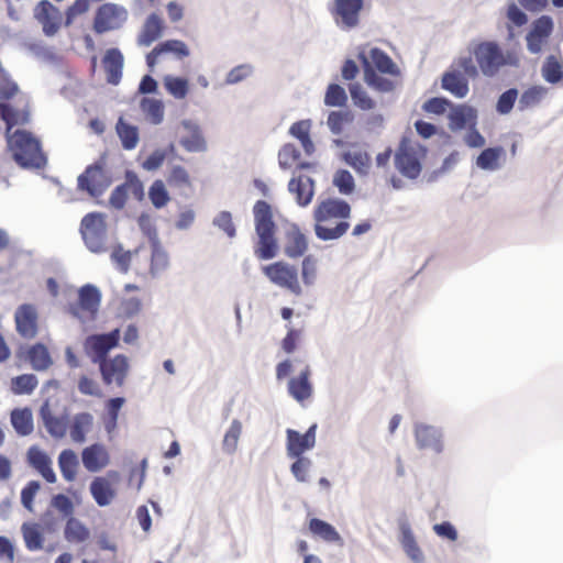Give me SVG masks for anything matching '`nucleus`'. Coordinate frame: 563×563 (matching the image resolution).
I'll list each match as a JSON object with an SVG mask.
<instances>
[{
	"label": "nucleus",
	"instance_id": "nucleus-58",
	"mask_svg": "<svg viewBox=\"0 0 563 563\" xmlns=\"http://www.w3.org/2000/svg\"><path fill=\"white\" fill-rule=\"evenodd\" d=\"M333 184L343 195L352 194L355 187L353 176L351 175L350 172L344 169L336 172L333 178Z\"/></svg>",
	"mask_w": 563,
	"mask_h": 563
},
{
	"label": "nucleus",
	"instance_id": "nucleus-50",
	"mask_svg": "<svg viewBox=\"0 0 563 563\" xmlns=\"http://www.w3.org/2000/svg\"><path fill=\"white\" fill-rule=\"evenodd\" d=\"M148 198L157 209L165 207L169 202L170 197L163 180L156 179L153 181L148 189Z\"/></svg>",
	"mask_w": 563,
	"mask_h": 563
},
{
	"label": "nucleus",
	"instance_id": "nucleus-54",
	"mask_svg": "<svg viewBox=\"0 0 563 563\" xmlns=\"http://www.w3.org/2000/svg\"><path fill=\"white\" fill-rule=\"evenodd\" d=\"M351 98L354 104L362 110H372L375 108V101L368 96V93L362 88L360 84H352L349 87Z\"/></svg>",
	"mask_w": 563,
	"mask_h": 563
},
{
	"label": "nucleus",
	"instance_id": "nucleus-36",
	"mask_svg": "<svg viewBox=\"0 0 563 563\" xmlns=\"http://www.w3.org/2000/svg\"><path fill=\"white\" fill-rule=\"evenodd\" d=\"M311 125V120L307 119L297 121L289 128V134L300 142L307 155L314 152V144L310 137Z\"/></svg>",
	"mask_w": 563,
	"mask_h": 563
},
{
	"label": "nucleus",
	"instance_id": "nucleus-35",
	"mask_svg": "<svg viewBox=\"0 0 563 563\" xmlns=\"http://www.w3.org/2000/svg\"><path fill=\"white\" fill-rule=\"evenodd\" d=\"M400 543L406 554L415 562H423V553L418 545L413 532L408 523L400 526Z\"/></svg>",
	"mask_w": 563,
	"mask_h": 563
},
{
	"label": "nucleus",
	"instance_id": "nucleus-17",
	"mask_svg": "<svg viewBox=\"0 0 563 563\" xmlns=\"http://www.w3.org/2000/svg\"><path fill=\"white\" fill-rule=\"evenodd\" d=\"M126 19V11L113 3L102 4L95 16L93 29L97 33H104L120 27Z\"/></svg>",
	"mask_w": 563,
	"mask_h": 563
},
{
	"label": "nucleus",
	"instance_id": "nucleus-8",
	"mask_svg": "<svg viewBox=\"0 0 563 563\" xmlns=\"http://www.w3.org/2000/svg\"><path fill=\"white\" fill-rule=\"evenodd\" d=\"M80 233L90 252L97 254L106 252L107 223L104 214L100 212L87 213L81 219Z\"/></svg>",
	"mask_w": 563,
	"mask_h": 563
},
{
	"label": "nucleus",
	"instance_id": "nucleus-19",
	"mask_svg": "<svg viewBox=\"0 0 563 563\" xmlns=\"http://www.w3.org/2000/svg\"><path fill=\"white\" fill-rule=\"evenodd\" d=\"M98 364L102 380L106 385H123L129 371V362L124 355L118 354L114 357L106 358Z\"/></svg>",
	"mask_w": 563,
	"mask_h": 563
},
{
	"label": "nucleus",
	"instance_id": "nucleus-55",
	"mask_svg": "<svg viewBox=\"0 0 563 563\" xmlns=\"http://www.w3.org/2000/svg\"><path fill=\"white\" fill-rule=\"evenodd\" d=\"M347 102V96L343 87L330 84L324 95V104L328 107H343Z\"/></svg>",
	"mask_w": 563,
	"mask_h": 563
},
{
	"label": "nucleus",
	"instance_id": "nucleus-14",
	"mask_svg": "<svg viewBox=\"0 0 563 563\" xmlns=\"http://www.w3.org/2000/svg\"><path fill=\"white\" fill-rule=\"evenodd\" d=\"M553 20L549 15H541L536 19L530 31L526 35L527 48L532 54H539L549 43L553 33Z\"/></svg>",
	"mask_w": 563,
	"mask_h": 563
},
{
	"label": "nucleus",
	"instance_id": "nucleus-48",
	"mask_svg": "<svg viewBox=\"0 0 563 563\" xmlns=\"http://www.w3.org/2000/svg\"><path fill=\"white\" fill-rule=\"evenodd\" d=\"M541 71L545 81L556 84L563 78V63L554 56H549Z\"/></svg>",
	"mask_w": 563,
	"mask_h": 563
},
{
	"label": "nucleus",
	"instance_id": "nucleus-10",
	"mask_svg": "<svg viewBox=\"0 0 563 563\" xmlns=\"http://www.w3.org/2000/svg\"><path fill=\"white\" fill-rule=\"evenodd\" d=\"M262 271L274 285L288 289L297 296L301 295L302 290L298 280V272L296 267L285 262H275L263 266Z\"/></svg>",
	"mask_w": 563,
	"mask_h": 563
},
{
	"label": "nucleus",
	"instance_id": "nucleus-13",
	"mask_svg": "<svg viewBox=\"0 0 563 563\" xmlns=\"http://www.w3.org/2000/svg\"><path fill=\"white\" fill-rule=\"evenodd\" d=\"M120 479L117 471H109L104 476H96L89 486L90 494L100 507L110 505L117 496L115 484Z\"/></svg>",
	"mask_w": 563,
	"mask_h": 563
},
{
	"label": "nucleus",
	"instance_id": "nucleus-42",
	"mask_svg": "<svg viewBox=\"0 0 563 563\" xmlns=\"http://www.w3.org/2000/svg\"><path fill=\"white\" fill-rule=\"evenodd\" d=\"M115 129L123 148L133 150L136 147L139 143V131L136 126L129 124L123 118H120Z\"/></svg>",
	"mask_w": 563,
	"mask_h": 563
},
{
	"label": "nucleus",
	"instance_id": "nucleus-51",
	"mask_svg": "<svg viewBox=\"0 0 563 563\" xmlns=\"http://www.w3.org/2000/svg\"><path fill=\"white\" fill-rule=\"evenodd\" d=\"M141 109L145 117L153 123L158 124L164 118V106L156 99L144 98L141 102Z\"/></svg>",
	"mask_w": 563,
	"mask_h": 563
},
{
	"label": "nucleus",
	"instance_id": "nucleus-25",
	"mask_svg": "<svg viewBox=\"0 0 563 563\" xmlns=\"http://www.w3.org/2000/svg\"><path fill=\"white\" fill-rule=\"evenodd\" d=\"M363 63H364V79L366 84L374 88L375 90L382 91V92H390L395 89L397 85L396 78L393 77H384L383 75L378 74L371 63L367 60L365 56H362Z\"/></svg>",
	"mask_w": 563,
	"mask_h": 563
},
{
	"label": "nucleus",
	"instance_id": "nucleus-11",
	"mask_svg": "<svg viewBox=\"0 0 563 563\" xmlns=\"http://www.w3.org/2000/svg\"><path fill=\"white\" fill-rule=\"evenodd\" d=\"M120 329L104 334H92L86 338L84 350L92 363L98 364L107 358V354L118 346Z\"/></svg>",
	"mask_w": 563,
	"mask_h": 563
},
{
	"label": "nucleus",
	"instance_id": "nucleus-30",
	"mask_svg": "<svg viewBox=\"0 0 563 563\" xmlns=\"http://www.w3.org/2000/svg\"><path fill=\"white\" fill-rule=\"evenodd\" d=\"M477 113L476 110L466 104H460L453 107L450 114V129L451 130H462L465 126L470 125L474 128L476 124Z\"/></svg>",
	"mask_w": 563,
	"mask_h": 563
},
{
	"label": "nucleus",
	"instance_id": "nucleus-46",
	"mask_svg": "<svg viewBox=\"0 0 563 563\" xmlns=\"http://www.w3.org/2000/svg\"><path fill=\"white\" fill-rule=\"evenodd\" d=\"M166 183L170 188H190L191 178L187 169L180 165H173L166 176Z\"/></svg>",
	"mask_w": 563,
	"mask_h": 563
},
{
	"label": "nucleus",
	"instance_id": "nucleus-41",
	"mask_svg": "<svg viewBox=\"0 0 563 563\" xmlns=\"http://www.w3.org/2000/svg\"><path fill=\"white\" fill-rule=\"evenodd\" d=\"M505 156L503 147L485 148L477 157L476 165L484 170H496L500 166V159Z\"/></svg>",
	"mask_w": 563,
	"mask_h": 563
},
{
	"label": "nucleus",
	"instance_id": "nucleus-20",
	"mask_svg": "<svg viewBox=\"0 0 563 563\" xmlns=\"http://www.w3.org/2000/svg\"><path fill=\"white\" fill-rule=\"evenodd\" d=\"M81 462L87 472H101L111 463L110 451L103 443H92L81 451Z\"/></svg>",
	"mask_w": 563,
	"mask_h": 563
},
{
	"label": "nucleus",
	"instance_id": "nucleus-63",
	"mask_svg": "<svg viewBox=\"0 0 563 563\" xmlns=\"http://www.w3.org/2000/svg\"><path fill=\"white\" fill-rule=\"evenodd\" d=\"M252 74V66L247 64L238 65L234 68H232L227 77H225V84L228 85H234L238 84L245 78H247Z\"/></svg>",
	"mask_w": 563,
	"mask_h": 563
},
{
	"label": "nucleus",
	"instance_id": "nucleus-44",
	"mask_svg": "<svg viewBox=\"0 0 563 563\" xmlns=\"http://www.w3.org/2000/svg\"><path fill=\"white\" fill-rule=\"evenodd\" d=\"M21 530L27 550L37 551L43 548L44 536L37 523H23Z\"/></svg>",
	"mask_w": 563,
	"mask_h": 563
},
{
	"label": "nucleus",
	"instance_id": "nucleus-26",
	"mask_svg": "<svg viewBox=\"0 0 563 563\" xmlns=\"http://www.w3.org/2000/svg\"><path fill=\"white\" fill-rule=\"evenodd\" d=\"M164 27V21L158 14H150L139 34L137 44L140 46H150L162 36Z\"/></svg>",
	"mask_w": 563,
	"mask_h": 563
},
{
	"label": "nucleus",
	"instance_id": "nucleus-3",
	"mask_svg": "<svg viewBox=\"0 0 563 563\" xmlns=\"http://www.w3.org/2000/svg\"><path fill=\"white\" fill-rule=\"evenodd\" d=\"M253 212L255 231L258 238L254 246V254L260 260L274 258L278 252V244L275 236L277 228L273 220L272 208L266 201L258 200L254 205Z\"/></svg>",
	"mask_w": 563,
	"mask_h": 563
},
{
	"label": "nucleus",
	"instance_id": "nucleus-6",
	"mask_svg": "<svg viewBox=\"0 0 563 563\" xmlns=\"http://www.w3.org/2000/svg\"><path fill=\"white\" fill-rule=\"evenodd\" d=\"M427 155V148L419 142L408 136H402L395 152L394 163L399 173L416 179L422 169V161Z\"/></svg>",
	"mask_w": 563,
	"mask_h": 563
},
{
	"label": "nucleus",
	"instance_id": "nucleus-37",
	"mask_svg": "<svg viewBox=\"0 0 563 563\" xmlns=\"http://www.w3.org/2000/svg\"><path fill=\"white\" fill-rule=\"evenodd\" d=\"M25 354L32 368L35 371H45L53 363L48 349L43 343L31 345Z\"/></svg>",
	"mask_w": 563,
	"mask_h": 563
},
{
	"label": "nucleus",
	"instance_id": "nucleus-52",
	"mask_svg": "<svg viewBox=\"0 0 563 563\" xmlns=\"http://www.w3.org/2000/svg\"><path fill=\"white\" fill-rule=\"evenodd\" d=\"M548 89L542 86H532L525 90L519 99L521 110L537 106L545 97Z\"/></svg>",
	"mask_w": 563,
	"mask_h": 563
},
{
	"label": "nucleus",
	"instance_id": "nucleus-64",
	"mask_svg": "<svg viewBox=\"0 0 563 563\" xmlns=\"http://www.w3.org/2000/svg\"><path fill=\"white\" fill-rule=\"evenodd\" d=\"M40 483L36 481L29 482L21 492V503L27 509H33L34 497L40 490Z\"/></svg>",
	"mask_w": 563,
	"mask_h": 563
},
{
	"label": "nucleus",
	"instance_id": "nucleus-18",
	"mask_svg": "<svg viewBox=\"0 0 563 563\" xmlns=\"http://www.w3.org/2000/svg\"><path fill=\"white\" fill-rule=\"evenodd\" d=\"M34 18L42 25L43 32L47 36L56 34L63 22L62 12L47 0H42L36 4Z\"/></svg>",
	"mask_w": 563,
	"mask_h": 563
},
{
	"label": "nucleus",
	"instance_id": "nucleus-23",
	"mask_svg": "<svg viewBox=\"0 0 563 563\" xmlns=\"http://www.w3.org/2000/svg\"><path fill=\"white\" fill-rule=\"evenodd\" d=\"M310 377L311 369L309 365H306L298 376L288 382V393L298 402H303L312 396L313 386Z\"/></svg>",
	"mask_w": 563,
	"mask_h": 563
},
{
	"label": "nucleus",
	"instance_id": "nucleus-24",
	"mask_svg": "<svg viewBox=\"0 0 563 563\" xmlns=\"http://www.w3.org/2000/svg\"><path fill=\"white\" fill-rule=\"evenodd\" d=\"M288 189L296 196L297 203L301 207L308 206L314 195L313 180L307 175H299L290 179Z\"/></svg>",
	"mask_w": 563,
	"mask_h": 563
},
{
	"label": "nucleus",
	"instance_id": "nucleus-2",
	"mask_svg": "<svg viewBox=\"0 0 563 563\" xmlns=\"http://www.w3.org/2000/svg\"><path fill=\"white\" fill-rule=\"evenodd\" d=\"M468 53L477 67L478 76L495 77L506 66L517 67L520 57L515 51H504L495 41H481L468 46Z\"/></svg>",
	"mask_w": 563,
	"mask_h": 563
},
{
	"label": "nucleus",
	"instance_id": "nucleus-7",
	"mask_svg": "<svg viewBox=\"0 0 563 563\" xmlns=\"http://www.w3.org/2000/svg\"><path fill=\"white\" fill-rule=\"evenodd\" d=\"M101 302V292L99 289L87 284L79 288L78 298L69 302L66 312L81 323H88L96 320Z\"/></svg>",
	"mask_w": 563,
	"mask_h": 563
},
{
	"label": "nucleus",
	"instance_id": "nucleus-21",
	"mask_svg": "<svg viewBox=\"0 0 563 563\" xmlns=\"http://www.w3.org/2000/svg\"><path fill=\"white\" fill-rule=\"evenodd\" d=\"M316 429L317 426L312 424L305 434H300L292 429L287 430V454L290 457H299L307 450H310L316 444Z\"/></svg>",
	"mask_w": 563,
	"mask_h": 563
},
{
	"label": "nucleus",
	"instance_id": "nucleus-12",
	"mask_svg": "<svg viewBox=\"0 0 563 563\" xmlns=\"http://www.w3.org/2000/svg\"><path fill=\"white\" fill-rule=\"evenodd\" d=\"M129 194L139 201L144 198L143 183L134 172H126L125 181L112 190L109 198L110 206L117 210L123 209L128 201Z\"/></svg>",
	"mask_w": 563,
	"mask_h": 563
},
{
	"label": "nucleus",
	"instance_id": "nucleus-33",
	"mask_svg": "<svg viewBox=\"0 0 563 563\" xmlns=\"http://www.w3.org/2000/svg\"><path fill=\"white\" fill-rule=\"evenodd\" d=\"M369 57L375 70L396 79L400 78V69L384 51L376 47L372 48Z\"/></svg>",
	"mask_w": 563,
	"mask_h": 563
},
{
	"label": "nucleus",
	"instance_id": "nucleus-53",
	"mask_svg": "<svg viewBox=\"0 0 563 563\" xmlns=\"http://www.w3.org/2000/svg\"><path fill=\"white\" fill-rule=\"evenodd\" d=\"M242 433V423L240 420L234 419L224 434L222 446L223 450L232 454L236 451L238 442Z\"/></svg>",
	"mask_w": 563,
	"mask_h": 563
},
{
	"label": "nucleus",
	"instance_id": "nucleus-43",
	"mask_svg": "<svg viewBox=\"0 0 563 563\" xmlns=\"http://www.w3.org/2000/svg\"><path fill=\"white\" fill-rule=\"evenodd\" d=\"M37 385L38 380L34 374H22L11 378L10 390L14 395H31Z\"/></svg>",
	"mask_w": 563,
	"mask_h": 563
},
{
	"label": "nucleus",
	"instance_id": "nucleus-22",
	"mask_svg": "<svg viewBox=\"0 0 563 563\" xmlns=\"http://www.w3.org/2000/svg\"><path fill=\"white\" fill-rule=\"evenodd\" d=\"M26 460L31 467H33L42 477L49 484L56 482V475L52 467V460L36 445L31 446L26 452Z\"/></svg>",
	"mask_w": 563,
	"mask_h": 563
},
{
	"label": "nucleus",
	"instance_id": "nucleus-4",
	"mask_svg": "<svg viewBox=\"0 0 563 563\" xmlns=\"http://www.w3.org/2000/svg\"><path fill=\"white\" fill-rule=\"evenodd\" d=\"M7 139L18 165L24 168H42L46 165V157L41 150L40 141L30 132L16 130Z\"/></svg>",
	"mask_w": 563,
	"mask_h": 563
},
{
	"label": "nucleus",
	"instance_id": "nucleus-61",
	"mask_svg": "<svg viewBox=\"0 0 563 563\" xmlns=\"http://www.w3.org/2000/svg\"><path fill=\"white\" fill-rule=\"evenodd\" d=\"M158 47L161 48L162 54L164 53H173L178 58H184L189 55V49L187 45L179 40H168L161 44H158Z\"/></svg>",
	"mask_w": 563,
	"mask_h": 563
},
{
	"label": "nucleus",
	"instance_id": "nucleus-5",
	"mask_svg": "<svg viewBox=\"0 0 563 563\" xmlns=\"http://www.w3.org/2000/svg\"><path fill=\"white\" fill-rule=\"evenodd\" d=\"M478 77V70L471 56H460L441 79V87L456 98H464L470 91L468 79Z\"/></svg>",
	"mask_w": 563,
	"mask_h": 563
},
{
	"label": "nucleus",
	"instance_id": "nucleus-49",
	"mask_svg": "<svg viewBox=\"0 0 563 563\" xmlns=\"http://www.w3.org/2000/svg\"><path fill=\"white\" fill-rule=\"evenodd\" d=\"M345 162L361 174H367L371 165L372 157L366 151H353L345 154Z\"/></svg>",
	"mask_w": 563,
	"mask_h": 563
},
{
	"label": "nucleus",
	"instance_id": "nucleus-28",
	"mask_svg": "<svg viewBox=\"0 0 563 563\" xmlns=\"http://www.w3.org/2000/svg\"><path fill=\"white\" fill-rule=\"evenodd\" d=\"M107 80L109 84H119L122 77L123 55L118 48H110L106 52L102 60Z\"/></svg>",
	"mask_w": 563,
	"mask_h": 563
},
{
	"label": "nucleus",
	"instance_id": "nucleus-38",
	"mask_svg": "<svg viewBox=\"0 0 563 563\" xmlns=\"http://www.w3.org/2000/svg\"><path fill=\"white\" fill-rule=\"evenodd\" d=\"M58 467L66 482H74L79 467L77 454L70 449L63 450L58 455Z\"/></svg>",
	"mask_w": 563,
	"mask_h": 563
},
{
	"label": "nucleus",
	"instance_id": "nucleus-45",
	"mask_svg": "<svg viewBox=\"0 0 563 563\" xmlns=\"http://www.w3.org/2000/svg\"><path fill=\"white\" fill-rule=\"evenodd\" d=\"M65 539L70 543H81L89 538V530L76 518H69L65 526Z\"/></svg>",
	"mask_w": 563,
	"mask_h": 563
},
{
	"label": "nucleus",
	"instance_id": "nucleus-57",
	"mask_svg": "<svg viewBox=\"0 0 563 563\" xmlns=\"http://www.w3.org/2000/svg\"><path fill=\"white\" fill-rule=\"evenodd\" d=\"M165 87L167 91L177 99H183L188 92V82L179 77H166Z\"/></svg>",
	"mask_w": 563,
	"mask_h": 563
},
{
	"label": "nucleus",
	"instance_id": "nucleus-9",
	"mask_svg": "<svg viewBox=\"0 0 563 563\" xmlns=\"http://www.w3.org/2000/svg\"><path fill=\"white\" fill-rule=\"evenodd\" d=\"M112 179L103 162H96L87 166L77 179L78 189L88 192L91 197H100L111 185Z\"/></svg>",
	"mask_w": 563,
	"mask_h": 563
},
{
	"label": "nucleus",
	"instance_id": "nucleus-47",
	"mask_svg": "<svg viewBox=\"0 0 563 563\" xmlns=\"http://www.w3.org/2000/svg\"><path fill=\"white\" fill-rule=\"evenodd\" d=\"M354 120V115L351 111H331L328 115L327 124L330 131L339 135L343 132L347 124H351Z\"/></svg>",
	"mask_w": 563,
	"mask_h": 563
},
{
	"label": "nucleus",
	"instance_id": "nucleus-15",
	"mask_svg": "<svg viewBox=\"0 0 563 563\" xmlns=\"http://www.w3.org/2000/svg\"><path fill=\"white\" fill-rule=\"evenodd\" d=\"M363 4V0H334L330 11L338 25L352 29L360 22Z\"/></svg>",
	"mask_w": 563,
	"mask_h": 563
},
{
	"label": "nucleus",
	"instance_id": "nucleus-16",
	"mask_svg": "<svg viewBox=\"0 0 563 563\" xmlns=\"http://www.w3.org/2000/svg\"><path fill=\"white\" fill-rule=\"evenodd\" d=\"M15 329L20 336L32 340L38 332V312L34 305L23 303L14 313Z\"/></svg>",
	"mask_w": 563,
	"mask_h": 563
},
{
	"label": "nucleus",
	"instance_id": "nucleus-1",
	"mask_svg": "<svg viewBox=\"0 0 563 563\" xmlns=\"http://www.w3.org/2000/svg\"><path fill=\"white\" fill-rule=\"evenodd\" d=\"M352 208L349 202L339 198H327L319 201L313 209L314 234L321 241L342 238L350 229Z\"/></svg>",
	"mask_w": 563,
	"mask_h": 563
},
{
	"label": "nucleus",
	"instance_id": "nucleus-31",
	"mask_svg": "<svg viewBox=\"0 0 563 563\" xmlns=\"http://www.w3.org/2000/svg\"><path fill=\"white\" fill-rule=\"evenodd\" d=\"M93 417L89 412L76 413L69 426V435L75 443H84L86 435L91 431Z\"/></svg>",
	"mask_w": 563,
	"mask_h": 563
},
{
	"label": "nucleus",
	"instance_id": "nucleus-39",
	"mask_svg": "<svg viewBox=\"0 0 563 563\" xmlns=\"http://www.w3.org/2000/svg\"><path fill=\"white\" fill-rule=\"evenodd\" d=\"M309 531L313 537L320 538L325 542H339L341 541L340 533L335 530V528L318 518H312L309 521Z\"/></svg>",
	"mask_w": 563,
	"mask_h": 563
},
{
	"label": "nucleus",
	"instance_id": "nucleus-34",
	"mask_svg": "<svg viewBox=\"0 0 563 563\" xmlns=\"http://www.w3.org/2000/svg\"><path fill=\"white\" fill-rule=\"evenodd\" d=\"M10 421L14 431L21 437L30 435L34 430L33 415L29 407L13 409Z\"/></svg>",
	"mask_w": 563,
	"mask_h": 563
},
{
	"label": "nucleus",
	"instance_id": "nucleus-40",
	"mask_svg": "<svg viewBox=\"0 0 563 563\" xmlns=\"http://www.w3.org/2000/svg\"><path fill=\"white\" fill-rule=\"evenodd\" d=\"M308 242L299 230L288 232L286 236L285 254L290 258H298L305 254Z\"/></svg>",
	"mask_w": 563,
	"mask_h": 563
},
{
	"label": "nucleus",
	"instance_id": "nucleus-60",
	"mask_svg": "<svg viewBox=\"0 0 563 563\" xmlns=\"http://www.w3.org/2000/svg\"><path fill=\"white\" fill-rule=\"evenodd\" d=\"M111 260L119 271L126 273L131 264V253L129 251H124L123 247L118 244L112 249Z\"/></svg>",
	"mask_w": 563,
	"mask_h": 563
},
{
	"label": "nucleus",
	"instance_id": "nucleus-27",
	"mask_svg": "<svg viewBox=\"0 0 563 563\" xmlns=\"http://www.w3.org/2000/svg\"><path fill=\"white\" fill-rule=\"evenodd\" d=\"M40 416L47 432L55 439H62L67 432V419L65 417H56L53 415L48 402L42 405Z\"/></svg>",
	"mask_w": 563,
	"mask_h": 563
},
{
	"label": "nucleus",
	"instance_id": "nucleus-56",
	"mask_svg": "<svg viewBox=\"0 0 563 563\" xmlns=\"http://www.w3.org/2000/svg\"><path fill=\"white\" fill-rule=\"evenodd\" d=\"M300 158V153L291 143H286L279 150L278 164L282 169H289Z\"/></svg>",
	"mask_w": 563,
	"mask_h": 563
},
{
	"label": "nucleus",
	"instance_id": "nucleus-62",
	"mask_svg": "<svg viewBox=\"0 0 563 563\" xmlns=\"http://www.w3.org/2000/svg\"><path fill=\"white\" fill-rule=\"evenodd\" d=\"M518 91L517 89H508L504 93L500 95L497 101V111L501 114L509 113L514 108V104L517 100Z\"/></svg>",
	"mask_w": 563,
	"mask_h": 563
},
{
	"label": "nucleus",
	"instance_id": "nucleus-32",
	"mask_svg": "<svg viewBox=\"0 0 563 563\" xmlns=\"http://www.w3.org/2000/svg\"><path fill=\"white\" fill-rule=\"evenodd\" d=\"M0 117L4 121L7 125L5 134L11 135V130L13 126L19 124H26L29 122L30 112L25 107L23 109H15L12 106L0 102Z\"/></svg>",
	"mask_w": 563,
	"mask_h": 563
},
{
	"label": "nucleus",
	"instance_id": "nucleus-59",
	"mask_svg": "<svg viewBox=\"0 0 563 563\" xmlns=\"http://www.w3.org/2000/svg\"><path fill=\"white\" fill-rule=\"evenodd\" d=\"M180 144L187 152H202L206 150L205 139L197 129L189 136L183 137Z\"/></svg>",
	"mask_w": 563,
	"mask_h": 563
},
{
	"label": "nucleus",
	"instance_id": "nucleus-29",
	"mask_svg": "<svg viewBox=\"0 0 563 563\" xmlns=\"http://www.w3.org/2000/svg\"><path fill=\"white\" fill-rule=\"evenodd\" d=\"M415 435L420 449H429L437 453L442 451L441 434L435 428L424 424L417 426Z\"/></svg>",
	"mask_w": 563,
	"mask_h": 563
}]
</instances>
